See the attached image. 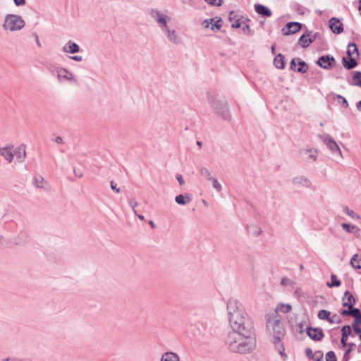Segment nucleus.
<instances>
[{
  "instance_id": "f257e3e1",
  "label": "nucleus",
  "mask_w": 361,
  "mask_h": 361,
  "mask_svg": "<svg viewBox=\"0 0 361 361\" xmlns=\"http://www.w3.org/2000/svg\"><path fill=\"white\" fill-rule=\"evenodd\" d=\"M227 310L231 326L233 331L252 336L254 323L245 312L243 305L235 298H231L227 302Z\"/></svg>"
},
{
  "instance_id": "f03ea898",
  "label": "nucleus",
  "mask_w": 361,
  "mask_h": 361,
  "mask_svg": "<svg viewBox=\"0 0 361 361\" xmlns=\"http://www.w3.org/2000/svg\"><path fill=\"white\" fill-rule=\"evenodd\" d=\"M266 323L268 332L273 336L272 343L275 348L286 359L287 355L284 353L285 348L281 342L286 334V329L281 316L276 312L269 313L266 315Z\"/></svg>"
},
{
  "instance_id": "7ed1b4c3",
  "label": "nucleus",
  "mask_w": 361,
  "mask_h": 361,
  "mask_svg": "<svg viewBox=\"0 0 361 361\" xmlns=\"http://www.w3.org/2000/svg\"><path fill=\"white\" fill-rule=\"evenodd\" d=\"M225 343L230 351L240 354L250 353L254 348L252 336L242 335L233 331L228 334Z\"/></svg>"
},
{
  "instance_id": "20e7f679",
  "label": "nucleus",
  "mask_w": 361,
  "mask_h": 361,
  "mask_svg": "<svg viewBox=\"0 0 361 361\" xmlns=\"http://www.w3.org/2000/svg\"><path fill=\"white\" fill-rule=\"evenodd\" d=\"M208 102L219 116L226 121L231 119V116L226 102L218 100L213 95H209Z\"/></svg>"
},
{
  "instance_id": "39448f33",
  "label": "nucleus",
  "mask_w": 361,
  "mask_h": 361,
  "mask_svg": "<svg viewBox=\"0 0 361 361\" xmlns=\"http://www.w3.org/2000/svg\"><path fill=\"white\" fill-rule=\"evenodd\" d=\"M25 25V23L20 16L16 14H7L5 16L4 23L2 27L4 30L11 32L22 30Z\"/></svg>"
},
{
  "instance_id": "423d86ee",
  "label": "nucleus",
  "mask_w": 361,
  "mask_h": 361,
  "mask_svg": "<svg viewBox=\"0 0 361 361\" xmlns=\"http://www.w3.org/2000/svg\"><path fill=\"white\" fill-rule=\"evenodd\" d=\"M209 318L204 317L202 314H193L189 318L190 326L193 328L194 334L196 335H202L204 334L207 328V320Z\"/></svg>"
},
{
  "instance_id": "0eeeda50",
  "label": "nucleus",
  "mask_w": 361,
  "mask_h": 361,
  "mask_svg": "<svg viewBox=\"0 0 361 361\" xmlns=\"http://www.w3.org/2000/svg\"><path fill=\"white\" fill-rule=\"evenodd\" d=\"M324 144L329 149V151L336 157H342L341 151L334 140V139L329 135H319Z\"/></svg>"
},
{
  "instance_id": "6e6552de",
  "label": "nucleus",
  "mask_w": 361,
  "mask_h": 361,
  "mask_svg": "<svg viewBox=\"0 0 361 361\" xmlns=\"http://www.w3.org/2000/svg\"><path fill=\"white\" fill-rule=\"evenodd\" d=\"M289 322L293 331L302 334L306 330V327H310L308 321L305 318L298 319L297 316H293L290 318Z\"/></svg>"
},
{
  "instance_id": "1a4fd4ad",
  "label": "nucleus",
  "mask_w": 361,
  "mask_h": 361,
  "mask_svg": "<svg viewBox=\"0 0 361 361\" xmlns=\"http://www.w3.org/2000/svg\"><path fill=\"white\" fill-rule=\"evenodd\" d=\"M56 71L57 73V78L60 82H63L64 80L70 81L73 82L75 85H78V81L74 77L73 74L70 72L68 69L63 67L56 68Z\"/></svg>"
},
{
  "instance_id": "9d476101",
  "label": "nucleus",
  "mask_w": 361,
  "mask_h": 361,
  "mask_svg": "<svg viewBox=\"0 0 361 361\" xmlns=\"http://www.w3.org/2000/svg\"><path fill=\"white\" fill-rule=\"evenodd\" d=\"M317 66L326 70L331 69L336 66L335 58L329 54L323 55L317 59Z\"/></svg>"
},
{
  "instance_id": "9b49d317",
  "label": "nucleus",
  "mask_w": 361,
  "mask_h": 361,
  "mask_svg": "<svg viewBox=\"0 0 361 361\" xmlns=\"http://www.w3.org/2000/svg\"><path fill=\"white\" fill-rule=\"evenodd\" d=\"M290 68L294 71L305 73L308 70V65L300 58H294L290 61Z\"/></svg>"
},
{
  "instance_id": "f8f14e48",
  "label": "nucleus",
  "mask_w": 361,
  "mask_h": 361,
  "mask_svg": "<svg viewBox=\"0 0 361 361\" xmlns=\"http://www.w3.org/2000/svg\"><path fill=\"white\" fill-rule=\"evenodd\" d=\"M340 314L342 316H351L355 318V323H359L361 320V311L359 308L355 307H348V309H343L341 310Z\"/></svg>"
},
{
  "instance_id": "ddd939ff",
  "label": "nucleus",
  "mask_w": 361,
  "mask_h": 361,
  "mask_svg": "<svg viewBox=\"0 0 361 361\" xmlns=\"http://www.w3.org/2000/svg\"><path fill=\"white\" fill-rule=\"evenodd\" d=\"M299 155L302 160L307 162H313L316 160V149H300L299 150Z\"/></svg>"
},
{
  "instance_id": "4468645a",
  "label": "nucleus",
  "mask_w": 361,
  "mask_h": 361,
  "mask_svg": "<svg viewBox=\"0 0 361 361\" xmlns=\"http://www.w3.org/2000/svg\"><path fill=\"white\" fill-rule=\"evenodd\" d=\"M302 28V24L298 22H289L282 29L283 35H290L296 33Z\"/></svg>"
},
{
  "instance_id": "2eb2a0df",
  "label": "nucleus",
  "mask_w": 361,
  "mask_h": 361,
  "mask_svg": "<svg viewBox=\"0 0 361 361\" xmlns=\"http://www.w3.org/2000/svg\"><path fill=\"white\" fill-rule=\"evenodd\" d=\"M329 27L332 32L335 34H341L343 31V25L341 20L335 17L329 20Z\"/></svg>"
},
{
  "instance_id": "dca6fc26",
  "label": "nucleus",
  "mask_w": 361,
  "mask_h": 361,
  "mask_svg": "<svg viewBox=\"0 0 361 361\" xmlns=\"http://www.w3.org/2000/svg\"><path fill=\"white\" fill-rule=\"evenodd\" d=\"M357 302L356 298L348 290H346L342 297V305L345 307H353Z\"/></svg>"
},
{
  "instance_id": "f3484780",
  "label": "nucleus",
  "mask_w": 361,
  "mask_h": 361,
  "mask_svg": "<svg viewBox=\"0 0 361 361\" xmlns=\"http://www.w3.org/2000/svg\"><path fill=\"white\" fill-rule=\"evenodd\" d=\"M63 51L68 54H75L80 51V47L71 40L68 41L63 47Z\"/></svg>"
},
{
  "instance_id": "a211bd4d",
  "label": "nucleus",
  "mask_w": 361,
  "mask_h": 361,
  "mask_svg": "<svg viewBox=\"0 0 361 361\" xmlns=\"http://www.w3.org/2000/svg\"><path fill=\"white\" fill-rule=\"evenodd\" d=\"M342 63L347 70H351L358 65L357 60L353 56H348V58L343 56L342 58Z\"/></svg>"
},
{
  "instance_id": "6ab92c4d",
  "label": "nucleus",
  "mask_w": 361,
  "mask_h": 361,
  "mask_svg": "<svg viewBox=\"0 0 361 361\" xmlns=\"http://www.w3.org/2000/svg\"><path fill=\"white\" fill-rule=\"evenodd\" d=\"M255 11L256 13H257L259 15H261L264 17H270L271 16V10L266 6L257 4L255 5Z\"/></svg>"
},
{
  "instance_id": "aec40b11",
  "label": "nucleus",
  "mask_w": 361,
  "mask_h": 361,
  "mask_svg": "<svg viewBox=\"0 0 361 361\" xmlns=\"http://www.w3.org/2000/svg\"><path fill=\"white\" fill-rule=\"evenodd\" d=\"M166 35L169 40L174 44H179L182 42L181 37L177 34L175 30H170L169 32L166 33Z\"/></svg>"
},
{
  "instance_id": "412c9836",
  "label": "nucleus",
  "mask_w": 361,
  "mask_h": 361,
  "mask_svg": "<svg viewBox=\"0 0 361 361\" xmlns=\"http://www.w3.org/2000/svg\"><path fill=\"white\" fill-rule=\"evenodd\" d=\"M11 147H0V155L4 157V158L8 161V163H11L13 159L14 154L11 151Z\"/></svg>"
},
{
  "instance_id": "4be33fe9",
  "label": "nucleus",
  "mask_w": 361,
  "mask_h": 361,
  "mask_svg": "<svg viewBox=\"0 0 361 361\" xmlns=\"http://www.w3.org/2000/svg\"><path fill=\"white\" fill-rule=\"evenodd\" d=\"M192 200L190 194L185 193V195H178L175 197V201L178 204L185 205Z\"/></svg>"
},
{
  "instance_id": "5701e85b",
  "label": "nucleus",
  "mask_w": 361,
  "mask_h": 361,
  "mask_svg": "<svg viewBox=\"0 0 361 361\" xmlns=\"http://www.w3.org/2000/svg\"><path fill=\"white\" fill-rule=\"evenodd\" d=\"M314 39H312L309 34H303L298 40V44L303 48L307 47L312 42Z\"/></svg>"
},
{
  "instance_id": "b1692460",
  "label": "nucleus",
  "mask_w": 361,
  "mask_h": 361,
  "mask_svg": "<svg viewBox=\"0 0 361 361\" xmlns=\"http://www.w3.org/2000/svg\"><path fill=\"white\" fill-rule=\"evenodd\" d=\"M149 16L154 19L158 23L159 19H166V18L169 16L167 15H165L162 13H161L159 10L151 8L149 11Z\"/></svg>"
},
{
  "instance_id": "393cba45",
  "label": "nucleus",
  "mask_w": 361,
  "mask_h": 361,
  "mask_svg": "<svg viewBox=\"0 0 361 361\" xmlns=\"http://www.w3.org/2000/svg\"><path fill=\"white\" fill-rule=\"evenodd\" d=\"M293 183L295 185H300L304 187H310L311 185V182L307 178L303 177V176H298L295 177L293 179Z\"/></svg>"
},
{
  "instance_id": "a878e982",
  "label": "nucleus",
  "mask_w": 361,
  "mask_h": 361,
  "mask_svg": "<svg viewBox=\"0 0 361 361\" xmlns=\"http://www.w3.org/2000/svg\"><path fill=\"white\" fill-rule=\"evenodd\" d=\"M34 185L38 188H42L46 190H48L49 188L48 183L44 180L43 177H35L34 178Z\"/></svg>"
},
{
  "instance_id": "bb28decb",
  "label": "nucleus",
  "mask_w": 361,
  "mask_h": 361,
  "mask_svg": "<svg viewBox=\"0 0 361 361\" xmlns=\"http://www.w3.org/2000/svg\"><path fill=\"white\" fill-rule=\"evenodd\" d=\"M161 361H180L178 355L173 352H166L164 353Z\"/></svg>"
},
{
  "instance_id": "cd10ccee",
  "label": "nucleus",
  "mask_w": 361,
  "mask_h": 361,
  "mask_svg": "<svg viewBox=\"0 0 361 361\" xmlns=\"http://www.w3.org/2000/svg\"><path fill=\"white\" fill-rule=\"evenodd\" d=\"M29 239V235L27 231H20L17 237L16 244L23 245L27 242Z\"/></svg>"
},
{
  "instance_id": "c85d7f7f",
  "label": "nucleus",
  "mask_w": 361,
  "mask_h": 361,
  "mask_svg": "<svg viewBox=\"0 0 361 361\" xmlns=\"http://www.w3.org/2000/svg\"><path fill=\"white\" fill-rule=\"evenodd\" d=\"M350 265L356 269H361V255L355 254L350 259Z\"/></svg>"
},
{
  "instance_id": "c756f323",
  "label": "nucleus",
  "mask_w": 361,
  "mask_h": 361,
  "mask_svg": "<svg viewBox=\"0 0 361 361\" xmlns=\"http://www.w3.org/2000/svg\"><path fill=\"white\" fill-rule=\"evenodd\" d=\"M274 64L276 68L279 69H283L285 68L284 57L281 54H279L274 60Z\"/></svg>"
},
{
  "instance_id": "7c9ffc66",
  "label": "nucleus",
  "mask_w": 361,
  "mask_h": 361,
  "mask_svg": "<svg viewBox=\"0 0 361 361\" xmlns=\"http://www.w3.org/2000/svg\"><path fill=\"white\" fill-rule=\"evenodd\" d=\"M292 306L290 304H284V303H279L275 310L274 312H276L279 313V312H283V313H288L291 311Z\"/></svg>"
},
{
  "instance_id": "2f4dec72",
  "label": "nucleus",
  "mask_w": 361,
  "mask_h": 361,
  "mask_svg": "<svg viewBox=\"0 0 361 361\" xmlns=\"http://www.w3.org/2000/svg\"><path fill=\"white\" fill-rule=\"evenodd\" d=\"M346 54L348 56H353L354 54H356V55L358 56L359 49L357 44L354 42H350L348 44V49Z\"/></svg>"
},
{
  "instance_id": "473e14b6",
  "label": "nucleus",
  "mask_w": 361,
  "mask_h": 361,
  "mask_svg": "<svg viewBox=\"0 0 361 361\" xmlns=\"http://www.w3.org/2000/svg\"><path fill=\"white\" fill-rule=\"evenodd\" d=\"M14 154L18 159H20V160L24 159V158L26 156L25 145H20L18 148L16 149Z\"/></svg>"
},
{
  "instance_id": "72a5a7b5",
  "label": "nucleus",
  "mask_w": 361,
  "mask_h": 361,
  "mask_svg": "<svg viewBox=\"0 0 361 361\" xmlns=\"http://www.w3.org/2000/svg\"><path fill=\"white\" fill-rule=\"evenodd\" d=\"M317 317H319L320 319L326 320L328 322H332L333 320H331V312L326 310H321L317 312Z\"/></svg>"
},
{
  "instance_id": "f704fd0d",
  "label": "nucleus",
  "mask_w": 361,
  "mask_h": 361,
  "mask_svg": "<svg viewBox=\"0 0 361 361\" xmlns=\"http://www.w3.org/2000/svg\"><path fill=\"white\" fill-rule=\"evenodd\" d=\"M341 281L337 278V276L332 274L331 275V282H327V286L329 288L338 287L341 286Z\"/></svg>"
},
{
  "instance_id": "c9c22d12",
  "label": "nucleus",
  "mask_w": 361,
  "mask_h": 361,
  "mask_svg": "<svg viewBox=\"0 0 361 361\" xmlns=\"http://www.w3.org/2000/svg\"><path fill=\"white\" fill-rule=\"evenodd\" d=\"M171 18L168 16L166 19H159V24L162 30V31L166 34V32H169L170 30L169 27L167 25V23L170 20Z\"/></svg>"
},
{
  "instance_id": "e433bc0d",
  "label": "nucleus",
  "mask_w": 361,
  "mask_h": 361,
  "mask_svg": "<svg viewBox=\"0 0 361 361\" xmlns=\"http://www.w3.org/2000/svg\"><path fill=\"white\" fill-rule=\"evenodd\" d=\"M334 99L336 100L343 108L346 109L348 107V102L347 99L342 95L336 94L334 97Z\"/></svg>"
},
{
  "instance_id": "4c0bfd02",
  "label": "nucleus",
  "mask_w": 361,
  "mask_h": 361,
  "mask_svg": "<svg viewBox=\"0 0 361 361\" xmlns=\"http://www.w3.org/2000/svg\"><path fill=\"white\" fill-rule=\"evenodd\" d=\"M293 288L294 289V295L298 298V300H301L302 298H307V294L303 292L300 287L295 285V288Z\"/></svg>"
},
{
  "instance_id": "58836bf2",
  "label": "nucleus",
  "mask_w": 361,
  "mask_h": 361,
  "mask_svg": "<svg viewBox=\"0 0 361 361\" xmlns=\"http://www.w3.org/2000/svg\"><path fill=\"white\" fill-rule=\"evenodd\" d=\"M199 172L200 175L204 177L207 180H210L213 178L209 170L205 167H200Z\"/></svg>"
},
{
  "instance_id": "ea45409f",
  "label": "nucleus",
  "mask_w": 361,
  "mask_h": 361,
  "mask_svg": "<svg viewBox=\"0 0 361 361\" xmlns=\"http://www.w3.org/2000/svg\"><path fill=\"white\" fill-rule=\"evenodd\" d=\"M353 85L361 87V71H355L353 76Z\"/></svg>"
},
{
  "instance_id": "a19ab883",
  "label": "nucleus",
  "mask_w": 361,
  "mask_h": 361,
  "mask_svg": "<svg viewBox=\"0 0 361 361\" xmlns=\"http://www.w3.org/2000/svg\"><path fill=\"white\" fill-rule=\"evenodd\" d=\"M343 210L347 215L350 216L352 219H360V216L358 214H355L353 210L350 209L348 206H343Z\"/></svg>"
},
{
  "instance_id": "79ce46f5",
  "label": "nucleus",
  "mask_w": 361,
  "mask_h": 361,
  "mask_svg": "<svg viewBox=\"0 0 361 361\" xmlns=\"http://www.w3.org/2000/svg\"><path fill=\"white\" fill-rule=\"evenodd\" d=\"M341 226L343 228V230H345L346 232L350 233H353L354 230L360 231V229L357 226L350 225L347 223H343L341 224Z\"/></svg>"
},
{
  "instance_id": "37998d69",
  "label": "nucleus",
  "mask_w": 361,
  "mask_h": 361,
  "mask_svg": "<svg viewBox=\"0 0 361 361\" xmlns=\"http://www.w3.org/2000/svg\"><path fill=\"white\" fill-rule=\"evenodd\" d=\"M281 285L282 286H291L292 288H295V285H296V283L287 277H283L281 281Z\"/></svg>"
},
{
  "instance_id": "c03bdc74",
  "label": "nucleus",
  "mask_w": 361,
  "mask_h": 361,
  "mask_svg": "<svg viewBox=\"0 0 361 361\" xmlns=\"http://www.w3.org/2000/svg\"><path fill=\"white\" fill-rule=\"evenodd\" d=\"M341 335L347 336L352 335V336H353L354 335L352 334L351 326L348 324L344 325L341 328Z\"/></svg>"
},
{
  "instance_id": "a18cd8bd",
  "label": "nucleus",
  "mask_w": 361,
  "mask_h": 361,
  "mask_svg": "<svg viewBox=\"0 0 361 361\" xmlns=\"http://www.w3.org/2000/svg\"><path fill=\"white\" fill-rule=\"evenodd\" d=\"M306 333L311 339L316 341V328L306 327Z\"/></svg>"
},
{
  "instance_id": "49530a36",
  "label": "nucleus",
  "mask_w": 361,
  "mask_h": 361,
  "mask_svg": "<svg viewBox=\"0 0 361 361\" xmlns=\"http://www.w3.org/2000/svg\"><path fill=\"white\" fill-rule=\"evenodd\" d=\"M209 181L212 183L214 188H215L217 191L220 192L222 190L221 185L219 183L216 178L213 177Z\"/></svg>"
},
{
  "instance_id": "de8ad7c7",
  "label": "nucleus",
  "mask_w": 361,
  "mask_h": 361,
  "mask_svg": "<svg viewBox=\"0 0 361 361\" xmlns=\"http://www.w3.org/2000/svg\"><path fill=\"white\" fill-rule=\"evenodd\" d=\"M353 328L354 330V332L356 334H359V336L361 334V320L359 322V323H355V320H354L353 324Z\"/></svg>"
},
{
  "instance_id": "09e8293b",
  "label": "nucleus",
  "mask_w": 361,
  "mask_h": 361,
  "mask_svg": "<svg viewBox=\"0 0 361 361\" xmlns=\"http://www.w3.org/2000/svg\"><path fill=\"white\" fill-rule=\"evenodd\" d=\"M326 361H337L336 354L334 351H329L326 354Z\"/></svg>"
},
{
  "instance_id": "8fccbe9b",
  "label": "nucleus",
  "mask_w": 361,
  "mask_h": 361,
  "mask_svg": "<svg viewBox=\"0 0 361 361\" xmlns=\"http://www.w3.org/2000/svg\"><path fill=\"white\" fill-rule=\"evenodd\" d=\"M356 347V345L354 343H350L348 344V348H347L344 353L345 357H350V353L351 351L354 350V348Z\"/></svg>"
},
{
  "instance_id": "3c124183",
  "label": "nucleus",
  "mask_w": 361,
  "mask_h": 361,
  "mask_svg": "<svg viewBox=\"0 0 361 361\" xmlns=\"http://www.w3.org/2000/svg\"><path fill=\"white\" fill-rule=\"evenodd\" d=\"M330 319L331 320H333L332 322H329L330 324H341L342 322L341 319L336 314H334L332 316H331Z\"/></svg>"
},
{
  "instance_id": "603ef678",
  "label": "nucleus",
  "mask_w": 361,
  "mask_h": 361,
  "mask_svg": "<svg viewBox=\"0 0 361 361\" xmlns=\"http://www.w3.org/2000/svg\"><path fill=\"white\" fill-rule=\"evenodd\" d=\"M211 6H220L222 5L223 0H204Z\"/></svg>"
},
{
  "instance_id": "864d4df0",
  "label": "nucleus",
  "mask_w": 361,
  "mask_h": 361,
  "mask_svg": "<svg viewBox=\"0 0 361 361\" xmlns=\"http://www.w3.org/2000/svg\"><path fill=\"white\" fill-rule=\"evenodd\" d=\"M250 228L251 229L252 234L256 236L260 235L262 233L261 228L257 226H251Z\"/></svg>"
},
{
  "instance_id": "5fc2aeb1",
  "label": "nucleus",
  "mask_w": 361,
  "mask_h": 361,
  "mask_svg": "<svg viewBox=\"0 0 361 361\" xmlns=\"http://www.w3.org/2000/svg\"><path fill=\"white\" fill-rule=\"evenodd\" d=\"M221 21V19L219 18L214 24L212 25L211 29L213 31L219 30H220L221 25L220 24V22Z\"/></svg>"
},
{
  "instance_id": "6e6d98bb",
  "label": "nucleus",
  "mask_w": 361,
  "mask_h": 361,
  "mask_svg": "<svg viewBox=\"0 0 361 361\" xmlns=\"http://www.w3.org/2000/svg\"><path fill=\"white\" fill-rule=\"evenodd\" d=\"M128 203L130 206L132 207L133 212L135 214H136V209L135 207L137 205V202H136L135 199H130L128 200Z\"/></svg>"
},
{
  "instance_id": "4d7b16f0",
  "label": "nucleus",
  "mask_w": 361,
  "mask_h": 361,
  "mask_svg": "<svg viewBox=\"0 0 361 361\" xmlns=\"http://www.w3.org/2000/svg\"><path fill=\"white\" fill-rule=\"evenodd\" d=\"M305 355L306 356L310 359V360H313L314 359V354L313 353V351L312 350L311 348H307L305 349Z\"/></svg>"
},
{
  "instance_id": "13d9d810",
  "label": "nucleus",
  "mask_w": 361,
  "mask_h": 361,
  "mask_svg": "<svg viewBox=\"0 0 361 361\" xmlns=\"http://www.w3.org/2000/svg\"><path fill=\"white\" fill-rule=\"evenodd\" d=\"M110 186H111V188L116 193H119L121 192V190L119 188L117 187V185L116 183L114 181V180H111L110 182Z\"/></svg>"
},
{
  "instance_id": "bf43d9fd",
  "label": "nucleus",
  "mask_w": 361,
  "mask_h": 361,
  "mask_svg": "<svg viewBox=\"0 0 361 361\" xmlns=\"http://www.w3.org/2000/svg\"><path fill=\"white\" fill-rule=\"evenodd\" d=\"M324 336V335L322 329L321 328H318L317 327V341L322 340Z\"/></svg>"
},
{
  "instance_id": "052dcab7",
  "label": "nucleus",
  "mask_w": 361,
  "mask_h": 361,
  "mask_svg": "<svg viewBox=\"0 0 361 361\" xmlns=\"http://www.w3.org/2000/svg\"><path fill=\"white\" fill-rule=\"evenodd\" d=\"M176 179H177L178 182L179 183L180 185H183L185 183V180H183L182 175L177 174Z\"/></svg>"
},
{
  "instance_id": "680f3d73",
  "label": "nucleus",
  "mask_w": 361,
  "mask_h": 361,
  "mask_svg": "<svg viewBox=\"0 0 361 361\" xmlns=\"http://www.w3.org/2000/svg\"><path fill=\"white\" fill-rule=\"evenodd\" d=\"M53 140L56 142L57 144L61 145L63 143V138L60 136L56 137Z\"/></svg>"
},
{
  "instance_id": "e2e57ef3",
  "label": "nucleus",
  "mask_w": 361,
  "mask_h": 361,
  "mask_svg": "<svg viewBox=\"0 0 361 361\" xmlns=\"http://www.w3.org/2000/svg\"><path fill=\"white\" fill-rule=\"evenodd\" d=\"M241 26V22L240 20H236L235 23L232 25L233 28H239Z\"/></svg>"
},
{
  "instance_id": "0e129e2a",
  "label": "nucleus",
  "mask_w": 361,
  "mask_h": 361,
  "mask_svg": "<svg viewBox=\"0 0 361 361\" xmlns=\"http://www.w3.org/2000/svg\"><path fill=\"white\" fill-rule=\"evenodd\" d=\"M73 172H74L75 176L77 177L81 178L83 176L82 172L80 170H77L75 169L73 170Z\"/></svg>"
},
{
  "instance_id": "69168bd1",
  "label": "nucleus",
  "mask_w": 361,
  "mask_h": 361,
  "mask_svg": "<svg viewBox=\"0 0 361 361\" xmlns=\"http://www.w3.org/2000/svg\"><path fill=\"white\" fill-rule=\"evenodd\" d=\"M70 58L72 60H74L75 61H81L82 60V56L75 55V56H71Z\"/></svg>"
},
{
  "instance_id": "338daca9",
  "label": "nucleus",
  "mask_w": 361,
  "mask_h": 361,
  "mask_svg": "<svg viewBox=\"0 0 361 361\" xmlns=\"http://www.w3.org/2000/svg\"><path fill=\"white\" fill-rule=\"evenodd\" d=\"M15 4L17 6L24 5L25 4V0H13Z\"/></svg>"
},
{
  "instance_id": "774afa93",
  "label": "nucleus",
  "mask_w": 361,
  "mask_h": 361,
  "mask_svg": "<svg viewBox=\"0 0 361 361\" xmlns=\"http://www.w3.org/2000/svg\"><path fill=\"white\" fill-rule=\"evenodd\" d=\"M1 361H21V360L16 357H12V358L7 357V358L2 359Z\"/></svg>"
}]
</instances>
